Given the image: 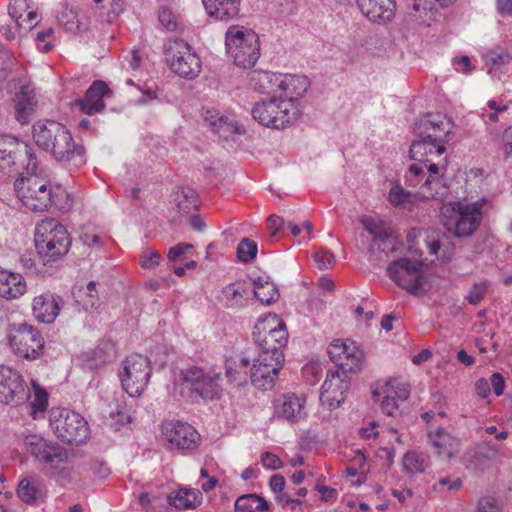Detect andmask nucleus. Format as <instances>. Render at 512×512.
Returning a JSON list of instances; mask_svg holds the SVG:
<instances>
[{
  "label": "nucleus",
  "mask_w": 512,
  "mask_h": 512,
  "mask_svg": "<svg viewBox=\"0 0 512 512\" xmlns=\"http://www.w3.org/2000/svg\"><path fill=\"white\" fill-rule=\"evenodd\" d=\"M33 139L39 148L51 153L58 161L72 162L75 167L85 163L84 147L75 144L69 130L59 122H36L33 125Z\"/></svg>",
  "instance_id": "obj_1"
},
{
  "label": "nucleus",
  "mask_w": 512,
  "mask_h": 512,
  "mask_svg": "<svg viewBox=\"0 0 512 512\" xmlns=\"http://www.w3.org/2000/svg\"><path fill=\"white\" fill-rule=\"evenodd\" d=\"M34 243L43 265H51L67 254L71 239L67 229L58 220L46 218L35 228Z\"/></svg>",
  "instance_id": "obj_2"
},
{
  "label": "nucleus",
  "mask_w": 512,
  "mask_h": 512,
  "mask_svg": "<svg viewBox=\"0 0 512 512\" xmlns=\"http://www.w3.org/2000/svg\"><path fill=\"white\" fill-rule=\"evenodd\" d=\"M227 53L237 66L253 67L260 55L258 35L251 29L231 26L226 32Z\"/></svg>",
  "instance_id": "obj_3"
},
{
  "label": "nucleus",
  "mask_w": 512,
  "mask_h": 512,
  "mask_svg": "<svg viewBox=\"0 0 512 512\" xmlns=\"http://www.w3.org/2000/svg\"><path fill=\"white\" fill-rule=\"evenodd\" d=\"M253 118L261 125L283 129L297 120L299 106L284 102L278 96L257 102L252 108Z\"/></svg>",
  "instance_id": "obj_4"
},
{
  "label": "nucleus",
  "mask_w": 512,
  "mask_h": 512,
  "mask_svg": "<svg viewBox=\"0 0 512 512\" xmlns=\"http://www.w3.org/2000/svg\"><path fill=\"white\" fill-rule=\"evenodd\" d=\"M38 167L32 148L10 135H0V169L9 172H35Z\"/></svg>",
  "instance_id": "obj_5"
},
{
  "label": "nucleus",
  "mask_w": 512,
  "mask_h": 512,
  "mask_svg": "<svg viewBox=\"0 0 512 512\" xmlns=\"http://www.w3.org/2000/svg\"><path fill=\"white\" fill-rule=\"evenodd\" d=\"M27 173L28 176L14 183L16 194L22 204L32 211H44L51 206V184L44 178Z\"/></svg>",
  "instance_id": "obj_6"
},
{
  "label": "nucleus",
  "mask_w": 512,
  "mask_h": 512,
  "mask_svg": "<svg viewBox=\"0 0 512 512\" xmlns=\"http://www.w3.org/2000/svg\"><path fill=\"white\" fill-rule=\"evenodd\" d=\"M387 275L397 286L414 296L424 291L423 263L419 260L406 257L394 260L387 267Z\"/></svg>",
  "instance_id": "obj_7"
},
{
  "label": "nucleus",
  "mask_w": 512,
  "mask_h": 512,
  "mask_svg": "<svg viewBox=\"0 0 512 512\" xmlns=\"http://www.w3.org/2000/svg\"><path fill=\"white\" fill-rule=\"evenodd\" d=\"M50 426L59 439L69 444L78 445L88 436L85 419L79 413L68 409L52 410Z\"/></svg>",
  "instance_id": "obj_8"
},
{
  "label": "nucleus",
  "mask_w": 512,
  "mask_h": 512,
  "mask_svg": "<svg viewBox=\"0 0 512 512\" xmlns=\"http://www.w3.org/2000/svg\"><path fill=\"white\" fill-rule=\"evenodd\" d=\"M123 389L131 396L141 395L150 376V360L141 354H133L123 362V371L119 374Z\"/></svg>",
  "instance_id": "obj_9"
},
{
  "label": "nucleus",
  "mask_w": 512,
  "mask_h": 512,
  "mask_svg": "<svg viewBox=\"0 0 512 512\" xmlns=\"http://www.w3.org/2000/svg\"><path fill=\"white\" fill-rule=\"evenodd\" d=\"M8 338L11 349L20 357L35 360L43 354L44 339L41 333L31 325L26 323L13 325Z\"/></svg>",
  "instance_id": "obj_10"
},
{
  "label": "nucleus",
  "mask_w": 512,
  "mask_h": 512,
  "mask_svg": "<svg viewBox=\"0 0 512 512\" xmlns=\"http://www.w3.org/2000/svg\"><path fill=\"white\" fill-rule=\"evenodd\" d=\"M166 62L170 69L185 79L196 78L201 71V61L183 40H176L165 51Z\"/></svg>",
  "instance_id": "obj_11"
},
{
  "label": "nucleus",
  "mask_w": 512,
  "mask_h": 512,
  "mask_svg": "<svg viewBox=\"0 0 512 512\" xmlns=\"http://www.w3.org/2000/svg\"><path fill=\"white\" fill-rule=\"evenodd\" d=\"M180 379L183 384L187 385L193 392L204 399L214 400L220 398V373L204 372L197 366H190L180 371Z\"/></svg>",
  "instance_id": "obj_12"
},
{
  "label": "nucleus",
  "mask_w": 512,
  "mask_h": 512,
  "mask_svg": "<svg viewBox=\"0 0 512 512\" xmlns=\"http://www.w3.org/2000/svg\"><path fill=\"white\" fill-rule=\"evenodd\" d=\"M259 349L282 351L288 342L285 324L276 316L259 321L253 331Z\"/></svg>",
  "instance_id": "obj_13"
},
{
  "label": "nucleus",
  "mask_w": 512,
  "mask_h": 512,
  "mask_svg": "<svg viewBox=\"0 0 512 512\" xmlns=\"http://www.w3.org/2000/svg\"><path fill=\"white\" fill-rule=\"evenodd\" d=\"M29 395L21 375L6 366H0V402L19 405Z\"/></svg>",
  "instance_id": "obj_14"
},
{
  "label": "nucleus",
  "mask_w": 512,
  "mask_h": 512,
  "mask_svg": "<svg viewBox=\"0 0 512 512\" xmlns=\"http://www.w3.org/2000/svg\"><path fill=\"white\" fill-rule=\"evenodd\" d=\"M482 219L481 212L475 206L458 204V213L444 222L446 230L455 237L471 236Z\"/></svg>",
  "instance_id": "obj_15"
},
{
  "label": "nucleus",
  "mask_w": 512,
  "mask_h": 512,
  "mask_svg": "<svg viewBox=\"0 0 512 512\" xmlns=\"http://www.w3.org/2000/svg\"><path fill=\"white\" fill-rule=\"evenodd\" d=\"M165 439L175 448L194 449L198 446L200 435L193 426L179 420L165 421L162 424Z\"/></svg>",
  "instance_id": "obj_16"
},
{
  "label": "nucleus",
  "mask_w": 512,
  "mask_h": 512,
  "mask_svg": "<svg viewBox=\"0 0 512 512\" xmlns=\"http://www.w3.org/2000/svg\"><path fill=\"white\" fill-rule=\"evenodd\" d=\"M330 360L343 372H355L360 369L363 352L354 342L333 341L328 347Z\"/></svg>",
  "instance_id": "obj_17"
},
{
  "label": "nucleus",
  "mask_w": 512,
  "mask_h": 512,
  "mask_svg": "<svg viewBox=\"0 0 512 512\" xmlns=\"http://www.w3.org/2000/svg\"><path fill=\"white\" fill-rule=\"evenodd\" d=\"M418 139L414 140L410 147V158L422 164L433 157H440L445 151V145L441 144L440 136L431 134L427 130L415 131Z\"/></svg>",
  "instance_id": "obj_18"
},
{
  "label": "nucleus",
  "mask_w": 512,
  "mask_h": 512,
  "mask_svg": "<svg viewBox=\"0 0 512 512\" xmlns=\"http://www.w3.org/2000/svg\"><path fill=\"white\" fill-rule=\"evenodd\" d=\"M62 305L61 296L50 291L44 292L33 299V315L38 321L50 324L55 321Z\"/></svg>",
  "instance_id": "obj_19"
},
{
  "label": "nucleus",
  "mask_w": 512,
  "mask_h": 512,
  "mask_svg": "<svg viewBox=\"0 0 512 512\" xmlns=\"http://www.w3.org/2000/svg\"><path fill=\"white\" fill-rule=\"evenodd\" d=\"M348 388L349 383L340 378L338 371H329L321 387L320 399L331 408H337L344 402Z\"/></svg>",
  "instance_id": "obj_20"
},
{
  "label": "nucleus",
  "mask_w": 512,
  "mask_h": 512,
  "mask_svg": "<svg viewBox=\"0 0 512 512\" xmlns=\"http://www.w3.org/2000/svg\"><path fill=\"white\" fill-rule=\"evenodd\" d=\"M27 446L28 451L33 457L52 466L63 463L67 459V453L64 448L41 438H33L27 442Z\"/></svg>",
  "instance_id": "obj_21"
},
{
  "label": "nucleus",
  "mask_w": 512,
  "mask_h": 512,
  "mask_svg": "<svg viewBox=\"0 0 512 512\" xmlns=\"http://www.w3.org/2000/svg\"><path fill=\"white\" fill-rule=\"evenodd\" d=\"M110 92L104 81L96 80L87 89L83 98L76 99L75 105L79 106L80 110L87 115L99 113L105 108L103 98Z\"/></svg>",
  "instance_id": "obj_22"
},
{
  "label": "nucleus",
  "mask_w": 512,
  "mask_h": 512,
  "mask_svg": "<svg viewBox=\"0 0 512 512\" xmlns=\"http://www.w3.org/2000/svg\"><path fill=\"white\" fill-rule=\"evenodd\" d=\"M422 166L424 167V172L427 171L429 173L421 186L422 196L427 199H443L448 192V188L441 183L440 170L445 169V166L440 167L438 164L434 163L433 158L424 161Z\"/></svg>",
  "instance_id": "obj_23"
},
{
  "label": "nucleus",
  "mask_w": 512,
  "mask_h": 512,
  "mask_svg": "<svg viewBox=\"0 0 512 512\" xmlns=\"http://www.w3.org/2000/svg\"><path fill=\"white\" fill-rule=\"evenodd\" d=\"M278 97L284 102L298 106V99L301 98L309 88V80L302 75H282L278 83Z\"/></svg>",
  "instance_id": "obj_24"
},
{
  "label": "nucleus",
  "mask_w": 512,
  "mask_h": 512,
  "mask_svg": "<svg viewBox=\"0 0 512 512\" xmlns=\"http://www.w3.org/2000/svg\"><path fill=\"white\" fill-rule=\"evenodd\" d=\"M499 455V445L491 441L479 442L470 452L467 467L475 471H484L488 462L497 459Z\"/></svg>",
  "instance_id": "obj_25"
},
{
  "label": "nucleus",
  "mask_w": 512,
  "mask_h": 512,
  "mask_svg": "<svg viewBox=\"0 0 512 512\" xmlns=\"http://www.w3.org/2000/svg\"><path fill=\"white\" fill-rule=\"evenodd\" d=\"M362 14L373 22L390 20L394 15V0H356Z\"/></svg>",
  "instance_id": "obj_26"
},
{
  "label": "nucleus",
  "mask_w": 512,
  "mask_h": 512,
  "mask_svg": "<svg viewBox=\"0 0 512 512\" xmlns=\"http://www.w3.org/2000/svg\"><path fill=\"white\" fill-rule=\"evenodd\" d=\"M202 3L210 17L228 22L239 15L241 0H202Z\"/></svg>",
  "instance_id": "obj_27"
},
{
  "label": "nucleus",
  "mask_w": 512,
  "mask_h": 512,
  "mask_svg": "<svg viewBox=\"0 0 512 512\" xmlns=\"http://www.w3.org/2000/svg\"><path fill=\"white\" fill-rule=\"evenodd\" d=\"M279 371L280 362L278 361L272 364L254 362L250 368L251 383L261 390L271 389Z\"/></svg>",
  "instance_id": "obj_28"
},
{
  "label": "nucleus",
  "mask_w": 512,
  "mask_h": 512,
  "mask_svg": "<svg viewBox=\"0 0 512 512\" xmlns=\"http://www.w3.org/2000/svg\"><path fill=\"white\" fill-rule=\"evenodd\" d=\"M277 418L289 423H296L306 416L304 402L296 396H284L275 406Z\"/></svg>",
  "instance_id": "obj_29"
},
{
  "label": "nucleus",
  "mask_w": 512,
  "mask_h": 512,
  "mask_svg": "<svg viewBox=\"0 0 512 512\" xmlns=\"http://www.w3.org/2000/svg\"><path fill=\"white\" fill-rule=\"evenodd\" d=\"M453 124L450 119L441 114H428L424 118L415 123V131L433 130L432 134L440 136L441 144L445 145L448 141L447 137L451 133Z\"/></svg>",
  "instance_id": "obj_30"
},
{
  "label": "nucleus",
  "mask_w": 512,
  "mask_h": 512,
  "mask_svg": "<svg viewBox=\"0 0 512 512\" xmlns=\"http://www.w3.org/2000/svg\"><path fill=\"white\" fill-rule=\"evenodd\" d=\"M428 438L436 453L444 459H451L458 451L459 440L443 428L430 431Z\"/></svg>",
  "instance_id": "obj_31"
},
{
  "label": "nucleus",
  "mask_w": 512,
  "mask_h": 512,
  "mask_svg": "<svg viewBox=\"0 0 512 512\" xmlns=\"http://www.w3.org/2000/svg\"><path fill=\"white\" fill-rule=\"evenodd\" d=\"M249 287L245 282L237 281L225 286L220 295V302L229 309H240L246 305Z\"/></svg>",
  "instance_id": "obj_32"
},
{
  "label": "nucleus",
  "mask_w": 512,
  "mask_h": 512,
  "mask_svg": "<svg viewBox=\"0 0 512 512\" xmlns=\"http://www.w3.org/2000/svg\"><path fill=\"white\" fill-rule=\"evenodd\" d=\"M250 359L242 353H237L226 359L225 370L226 377L231 383L238 386L245 384L248 380V368Z\"/></svg>",
  "instance_id": "obj_33"
},
{
  "label": "nucleus",
  "mask_w": 512,
  "mask_h": 512,
  "mask_svg": "<svg viewBox=\"0 0 512 512\" xmlns=\"http://www.w3.org/2000/svg\"><path fill=\"white\" fill-rule=\"evenodd\" d=\"M282 75L268 71H253L250 73V84L254 90L277 97L278 83L281 82Z\"/></svg>",
  "instance_id": "obj_34"
},
{
  "label": "nucleus",
  "mask_w": 512,
  "mask_h": 512,
  "mask_svg": "<svg viewBox=\"0 0 512 512\" xmlns=\"http://www.w3.org/2000/svg\"><path fill=\"white\" fill-rule=\"evenodd\" d=\"M26 292V283L22 275L0 271V297L15 299Z\"/></svg>",
  "instance_id": "obj_35"
},
{
  "label": "nucleus",
  "mask_w": 512,
  "mask_h": 512,
  "mask_svg": "<svg viewBox=\"0 0 512 512\" xmlns=\"http://www.w3.org/2000/svg\"><path fill=\"white\" fill-rule=\"evenodd\" d=\"M36 104L37 100L35 95L22 90L17 95L15 104V114L17 121L21 124H27L35 111Z\"/></svg>",
  "instance_id": "obj_36"
},
{
  "label": "nucleus",
  "mask_w": 512,
  "mask_h": 512,
  "mask_svg": "<svg viewBox=\"0 0 512 512\" xmlns=\"http://www.w3.org/2000/svg\"><path fill=\"white\" fill-rule=\"evenodd\" d=\"M202 494L199 490L180 489L168 496L169 503L176 508L191 509L201 502Z\"/></svg>",
  "instance_id": "obj_37"
},
{
  "label": "nucleus",
  "mask_w": 512,
  "mask_h": 512,
  "mask_svg": "<svg viewBox=\"0 0 512 512\" xmlns=\"http://www.w3.org/2000/svg\"><path fill=\"white\" fill-rule=\"evenodd\" d=\"M235 512H264L268 509V502L256 495H242L235 501Z\"/></svg>",
  "instance_id": "obj_38"
},
{
  "label": "nucleus",
  "mask_w": 512,
  "mask_h": 512,
  "mask_svg": "<svg viewBox=\"0 0 512 512\" xmlns=\"http://www.w3.org/2000/svg\"><path fill=\"white\" fill-rule=\"evenodd\" d=\"M253 294L261 303L267 305L275 302L279 297L276 286L270 282H262L261 279L254 281Z\"/></svg>",
  "instance_id": "obj_39"
},
{
  "label": "nucleus",
  "mask_w": 512,
  "mask_h": 512,
  "mask_svg": "<svg viewBox=\"0 0 512 512\" xmlns=\"http://www.w3.org/2000/svg\"><path fill=\"white\" fill-rule=\"evenodd\" d=\"M453 0H413V3L408 8V15L418 20L421 18V13H426L428 10H432L436 3L440 7H447Z\"/></svg>",
  "instance_id": "obj_40"
},
{
  "label": "nucleus",
  "mask_w": 512,
  "mask_h": 512,
  "mask_svg": "<svg viewBox=\"0 0 512 512\" xmlns=\"http://www.w3.org/2000/svg\"><path fill=\"white\" fill-rule=\"evenodd\" d=\"M51 206L62 212L69 211L73 206L71 195L61 186H51Z\"/></svg>",
  "instance_id": "obj_41"
},
{
  "label": "nucleus",
  "mask_w": 512,
  "mask_h": 512,
  "mask_svg": "<svg viewBox=\"0 0 512 512\" xmlns=\"http://www.w3.org/2000/svg\"><path fill=\"white\" fill-rule=\"evenodd\" d=\"M362 225L371 235H373V241L380 242L385 245L386 242L390 241L389 233L373 218L365 217L362 219Z\"/></svg>",
  "instance_id": "obj_42"
},
{
  "label": "nucleus",
  "mask_w": 512,
  "mask_h": 512,
  "mask_svg": "<svg viewBox=\"0 0 512 512\" xmlns=\"http://www.w3.org/2000/svg\"><path fill=\"white\" fill-rule=\"evenodd\" d=\"M258 247L256 242L249 238H243L237 246V256L242 262H249L257 255Z\"/></svg>",
  "instance_id": "obj_43"
},
{
  "label": "nucleus",
  "mask_w": 512,
  "mask_h": 512,
  "mask_svg": "<svg viewBox=\"0 0 512 512\" xmlns=\"http://www.w3.org/2000/svg\"><path fill=\"white\" fill-rule=\"evenodd\" d=\"M38 490L36 486L27 478L22 479L17 488L18 497L25 503H34L37 499Z\"/></svg>",
  "instance_id": "obj_44"
},
{
  "label": "nucleus",
  "mask_w": 512,
  "mask_h": 512,
  "mask_svg": "<svg viewBox=\"0 0 512 512\" xmlns=\"http://www.w3.org/2000/svg\"><path fill=\"white\" fill-rule=\"evenodd\" d=\"M411 193L404 190L400 185H394L389 191V201L395 206L410 204Z\"/></svg>",
  "instance_id": "obj_45"
},
{
  "label": "nucleus",
  "mask_w": 512,
  "mask_h": 512,
  "mask_svg": "<svg viewBox=\"0 0 512 512\" xmlns=\"http://www.w3.org/2000/svg\"><path fill=\"white\" fill-rule=\"evenodd\" d=\"M426 176L422 164H412L405 174V183L410 187L417 186Z\"/></svg>",
  "instance_id": "obj_46"
},
{
  "label": "nucleus",
  "mask_w": 512,
  "mask_h": 512,
  "mask_svg": "<svg viewBox=\"0 0 512 512\" xmlns=\"http://www.w3.org/2000/svg\"><path fill=\"white\" fill-rule=\"evenodd\" d=\"M218 120L219 123L216 129L214 130V133L218 134L220 138L227 139L233 134L241 133L238 125L232 121H228V118L222 117L218 118Z\"/></svg>",
  "instance_id": "obj_47"
},
{
  "label": "nucleus",
  "mask_w": 512,
  "mask_h": 512,
  "mask_svg": "<svg viewBox=\"0 0 512 512\" xmlns=\"http://www.w3.org/2000/svg\"><path fill=\"white\" fill-rule=\"evenodd\" d=\"M403 466L409 473L422 472L424 470L423 461L420 456L414 452H408L404 455Z\"/></svg>",
  "instance_id": "obj_48"
},
{
  "label": "nucleus",
  "mask_w": 512,
  "mask_h": 512,
  "mask_svg": "<svg viewBox=\"0 0 512 512\" xmlns=\"http://www.w3.org/2000/svg\"><path fill=\"white\" fill-rule=\"evenodd\" d=\"M313 259L320 270L328 269L335 263L334 254L327 249H319L313 255Z\"/></svg>",
  "instance_id": "obj_49"
},
{
  "label": "nucleus",
  "mask_w": 512,
  "mask_h": 512,
  "mask_svg": "<svg viewBox=\"0 0 512 512\" xmlns=\"http://www.w3.org/2000/svg\"><path fill=\"white\" fill-rule=\"evenodd\" d=\"M280 362V368L284 362V354L282 351H266L265 349H259L258 357L254 360L256 363H267L272 364L274 362Z\"/></svg>",
  "instance_id": "obj_50"
},
{
  "label": "nucleus",
  "mask_w": 512,
  "mask_h": 512,
  "mask_svg": "<svg viewBox=\"0 0 512 512\" xmlns=\"http://www.w3.org/2000/svg\"><path fill=\"white\" fill-rule=\"evenodd\" d=\"M160 259L161 256L156 250L146 249L140 257V264L144 269H153L159 265Z\"/></svg>",
  "instance_id": "obj_51"
},
{
  "label": "nucleus",
  "mask_w": 512,
  "mask_h": 512,
  "mask_svg": "<svg viewBox=\"0 0 512 512\" xmlns=\"http://www.w3.org/2000/svg\"><path fill=\"white\" fill-rule=\"evenodd\" d=\"M487 292V285L485 282L474 283L469 290L467 295V300L472 305L479 304L482 299L485 297Z\"/></svg>",
  "instance_id": "obj_52"
},
{
  "label": "nucleus",
  "mask_w": 512,
  "mask_h": 512,
  "mask_svg": "<svg viewBox=\"0 0 512 512\" xmlns=\"http://www.w3.org/2000/svg\"><path fill=\"white\" fill-rule=\"evenodd\" d=\"M193 249V245L189 243H179L171 247L168 251V259L171 262L180 261L186 258L187 252Z\"/></svg>",
  "instance_id": "obj_53"
},
{
  "label": "nucleus",
  "mask_w": 512,
  "mask_h": 512,
  "mask_svg": "<svg viewBox=\"0 0 512 512\" xmlns=\"http://www.w3.org/2000/svg\"><path fill=\"white\" fill-rule=\"evenodd\" d=\"M487 63L501 66L509 62L510 55L503 49L491 50L485 55Z\"/></svg>",
  "instance_id": "obj_54"
},
{
  "label": "nucleus",
  "mask_w": 512,
  "mask_h": 512,
  "mask_svg": "<svg viewBox=\"0 0 512 512\" xmlns=\"http://www.w3.org/2000/svg\"><path fill=\"white\" fill-rule=\"evenodd\" d=\"M476 512H499V506L496 499L490 496L480 498Z\"/></svg>",
  "instance_id": "obj_55"
},
{
  "label": "nucleus",
  "mask_w": 512,
  "mask_h": 512,
  "mask_svg": "<svg viewBox=\"0 0 512 512\" xmlns=\"http://www.w3.org/2000/svg\"><path fill=\"white\" fill-rule=\"evenodd\" d=\"M15 65L13 56L7 51H0V72L4 73L2 79L5 80L7 72Z\"/></svg>",
  "instance_id": "obj_56"
},
{
  "label": "nucleus",
  "mask_w": 512,
  "mask_h": 512,
  "mask_svg": "<svg viewBox=\"0 0 512 512\" xmlns=\"http://www.w3.org/2000/svg\"><path fill=\"white\" fill-rule=\"evenodd\" d=\"M380 406L382 411L388 416H393L398 410V403L395 396L386 395L381 400Z\"/></svg>",
  "instance_id": "obj_57"
},
{
  "label": "nucleus",
  "mask_w": 512,
  "mask_h": 512,
  "mask_svg": "<svg viewBox=\"0 0 512 512\" xmlns=\"http://www.w3.org/2000/svg\"><path fill=\"white\" fill-rule=\"evenodd\" d=\"M261 461L264 467L269 468L271 470H277L282 467V462L279 459V457L271 452L263 453Z\"/></svg>",
  "instance_id": "obj_58"
},
{
  "label": "nucleus",
  "mask_w": 512,
  "mask_h": 512,
  "mask_svg": "<svg viewBox=\"0 0 512 512\" xmlns=\"http://www.w3.org/2000/svg\"><path fill=\"white\" fill-rule=\"evenodd\" d=\"M491 385L493 387L494 393L497 396H500L501 394H503L505 382H504L503 376L500 373L492 374Z\"/></svg>",
  "instance_id": "obj_59"
},
{
  "label": "nucleus",
  "mask_w": 512,
  "mask_h": 512,
  "mask_svg": "<svg viewBox=\"0 0 512 512\" xmlns=\"http://www.w3.org/2000/svg\"><path fill=\"white\" fill-rule=\"evenodd\" d=\"M85 299H82L85 310L96 308L99 305L97 292H85Z\"/></svg>",
  "instance_id": "obj_60"
},
{
  "label": "nucleus",
  "mask_w": 512,
  "mask_h": 512,
  "mask_svg": "<svg viewBox=\"0 0 512 512\" xmlns=\"http://www.w3.org/2000/svg\"><path fill=\"white\" fill-rule=\"evenodd\" d=\"M269 484H270V488L273 492L281 493V492H283V490L285 488L286 482L282 475L275 474L270 478Z\"/></svg>",
  "instance_id": "obj_61"
},
{
  "label": "nucleus",
  "mask_w": 512,
  "mask_h": 512,
  "mask_svg": "<svg viewBox=\"0 0 512 512\" xmlns=\"http://www.w3.org/2000/svg\"><path fill=\"white\" fill-rule=\"evenodd\" d=\"M496 9L501 16L512 15V0H497Z\"/></svg>",
  "instance_id": "obj_62"
},
{
  "label": "nucleus",
  "mask_w": 512,
  "mask_h": 512,
  "mask_svg": "<svg viewBox=\"0 0 512 512\" xmlns=\"http://www.w3.org/2000/svg\"><path fill=\"white\" fill-rule=\"evenodd\" d=\"M284 225L283 218L277 215H271L267 220V227L271 230V234L275 235L279 229Z\"/></svg>",
  "instance_id": "obj_63"
},
{
  "label": "nucleus",
  "mask_w": 512,
  "mask_h": 512,
  "mask_svg": "<svg viewBox=\"0 0 512 512\" xmlns=\"http://www.w3.org/2000/svg\"><path fill=\"white\" fill-rule=\"evenodd\" d=\"M504 152L508 157L512 154V126L508 127L503 134Z\"/></svg>",
  "instance_id": "obj_64"
}]
</instances>
